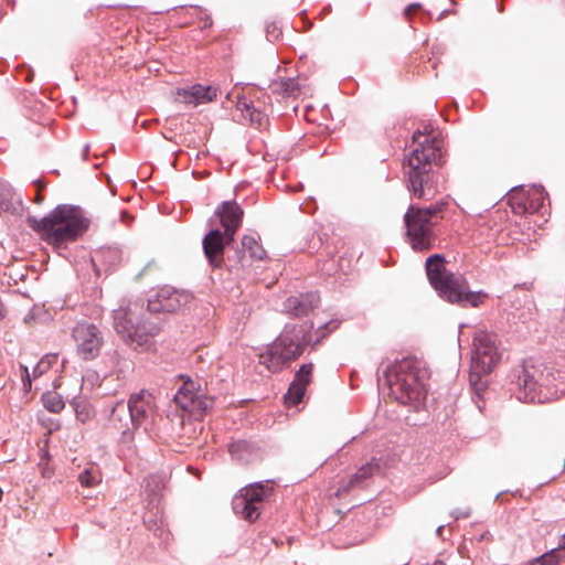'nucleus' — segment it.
I'll return each mask as SVG.
<instances>
[{"label":"nucleus","mask_w":565,"mask_h":565,"mask_svg":"<svg viewBox=\"0 0 565 565\" xmlns=\"http://www.w3.org/2000/svg\"><path fill=\"white\" fill-rule=\"evenodd\" d=\"M124 412H125V405H124L122 403L117 404V405L113 408L110 419H111L113 422L120 420L119 413H124Z\"/></svg>","instance_id":"nucleus-31"},{"label":"nucleus","mask_w":565,"mask_h":565,"mask_svg":"<svg viewBox=\"0 0 565 565\" xmlns=\"http://www.w3.org/2000/svg\"><path fill=\"white\" fill-rule=\"evenodd\" d=\"M72 337L76 343L78 355L85 360H94L98 356L104 339L100 330L93 323L78 322L73 329Z\"/></svg>","instance_id":"nucleus-11"},{"label":"nucleus","mask_w":565,"mask_h":565,"mask_svg":"<svg viewBox=\"0 0 565 565\" xmlns=\"http://www.w3.org/2000/svg\"><path fill=\"white\" fill-rule=\"evenodd\" d=\"M43 185L42 184H39L38 185V194L35 196V202L38 204H41L43 202V196L40 194V191L42 190Z\"/></svg>","instance_id":"nucleus-34"},{"label":"nucleus","mask_w":565,"mask_h":565,"mask_svg":"<svg viewBox=\"0 0 565 565\" xmlns=\"http://www.w3.org/2000/svg\"><path fill=\"white\" fill-rule=\"evenodd\" d=\"M428 370L415 359L396 363L388 374L391 394L402 404H420L427 395Z\"/></svg>","instance_id":"nucleus-3"},{"label":"nucleus","mask_w":565,"mask_h":565,"mask_svg":"<svg viewBox=\"0 0 565 565\" xmlns=\"http://www.w3.org/2000/svg\"><path fill=\"white\" fill-rule=\"evenodd\" d=\"M128 411L132 424L140 426L154 415L157 411L156 397L152 393L141 390L130 396Z\"/></svg>","instance_id":"nucleus-14"},{"label":"nucleus","mask_w":565,"mask_h":565,"mask_svg":"<svg viewBox=\"0 0 565 565\" xmlns=\"http://www.w3.org/2000/svg\"><path fill=\"white\" fill-rule=\"evenodd\" d=\"M531 563L539 565H561L565 563V543L547 551L543 555L534 558Z\"/></svg>","instance_id":"nucleus-26"},{"label":"nucleus","mask_w":565,"mask_h":565,"mask_svg":"<svg viewBox=\"0 0 565 565\" xmlns=\"http://www.w3.org/2000/svg\"><path fill=\"white\" fill-rule=\"evenodd\" d=\"M306 345L307 341L294 338L288 331H285L268 348L267 353L259 356L260 363L265 364L268 370L278 372L285 364L298 359Z\"/></svg>","instance_id":"nucleus-6"},{"label":"nucleus","mask_w":565,"mask_h":565,"mask_svg":"<svg viewBox=\"0 0 565 565\" xmlns=\"http://www.w3.org/2000/svg\"><path fill=\"white\" fill-rule=\"evenodd\" d=\"M44 407L52 413H60L65 403L60 394L56 392H47L42 397Z\"/></svg>","instance_id":"nucleus-28"},{"label":"nucleus","mask_w":565,"mask_h":565,"mask_svg":"<svg viewBox=\"0 0 565 565\" xmlns=\"http://www.w3.org/2000/svg\"><path fill=\"white\" fill-rule=\"evenodd\" d=\"M26 223L43 241L54 247L76 241L89 226V221L81 207L66 204L56 206L43 218L30 216Z\"/></svg>","instance_id":"nucleus-2"},{"label":"nucleus","mask_w":565,"mask_h":565,"mask_svg":"<svg viewBox=\"0 0 565 565\" xmlns=\"http://www.w3.org/2000/svg\"><path fill=\"white\" fill-rule=\"evenodd\" d=\"M318 299L315 296L289 297L285 308L295 317L306 316L317 306Z\"/></svg>","instance_id":"nucleus-21"},{"label":"nucleus","mask_w":565,"mask_h":565,"mask_svg":"<svg viewBox=\"0 0 565 565\" xmlns=\"http://www.w3.org/2000/svg\"><path fill=\"white\" fill-rule=\"evenodd\" d=\"M545 192L543 188L513 189L508 195V202L514 214L524 215L539 213L544 206Z\"/></svg>","instance_id":"nucleus-13"},{"label":"nucleus","mask_w":565,"mask_h":565,"mask_svg":"<svg viewBox=\"0 0 565 565\" xmlns=\"http://www.w3.org/2000/svg\"><path fill=\"white\" fill-rule=\"evenodd\" d=\"M434 288L443 299L463 307H478L487 298V294L482 291H470L468 281L459 274L450 273L448 276H444V280Z\"/></svg>","instance_id":"nucleus-7"},{"label":"nucleus","mask_w":565,"mask_h":565,"mask_svg":"<svg viewBox=\"0 0 565 565\" xmlns=\"http://www.w3.org/2000/svg\"><path fill=\"white\" fill-rule=\"evenodd\" d=\"M564 467H565V459H564Z\"/></svg>","instance_id":"nucleus-36"},{"label":"nucleus","mask_w":565,"mask_h":565,"mask_svg":"<svg viewBox=\"0 0 565 565\" xmlns=\"http://www.w3.org/2000/svg\"><path fill=\"white\" fill-rule=\"evenodd\" d=\"M78 480L84 487H95L102 481V473L97 468L85 469L79 473Z\"/></svg>","instance_id":"nucleus-29"},{"label":"nucleus","mask_w":565,"mask_h":565,"mask_svg":"<svg viewBox=\"0 0 565 565\" xmlns=\"http://www.w3.org/2000/svg\"><path fill=\"white\" fill-rule=\"evenodd\" d=\"M234 238H228L226 233L218 228L210 231L202 241L203 252L212 267L221 268L224 264V252L226 245Z\"/></svg>","instance_id":"nucleus-15"},{"label":"nucleus","mask_w":565,"mask_h":565,"mask_svg":"<svg viewBox=\"0 0 565 565\" xmlns=\"http://www.w3.org/2000/svg\"><path fill=\"white\" fill-rule=\"evenodd\" d=\"M273 93L279 95L296 96L299 94V86L294 78H287L281 81H274L269 85Z\"/></svg>","instance_id":"nucleus-27"},{"label":"nucleus","mask_w":565,"mask_h":565,"mask_svg":"<svg viewBox=\"0 0 565 565\" xmlns=\"http://www.w3.org/2000/svg\"><path fill=\"white\" fill-rule=\"evenodd\" d=\"M564 380L565 372L537 370L535 366H530L523 369L519 375L518 384L524 390V398L533 402L536 398L535 391L539 386L547 390L555 388L556 393H564L565 387L559 386V384H565Z\"/></svg>","instance_id":"nucleus-9"},{"label":"nucleus","mask_w":565,"mask_h":565,"mask_svg":"<svg viewBox=\"0 0 565 565\" xmlns=\"http://www.w3.org/2000/svg\"><path fill=\"white\" fill-rule=\"evenodd\" d=\"M312 370L313 365L311 363L300 366L285 395V402L288 406H296L301 402L306 387L311 383Z\"/></svg>","instance_id":"nucleus-18"},{"label":"nucleus","mask_w":565,"mask_h":565,"mask_svg":"<svg viewBox=\"0 0 565 565\" xmlns=\"http://www.w3.org/2000/svg\"><path fill=\"white\" fill-rule=\"evenodd\" d=\"M426 271L428 279L433 287L440 284L444 280V276H448V271L445 267V260L439 254H434L426 260Z\"/></svg>","instance_id":"nucleus-22"},{"label":"nucleus","mask_w":565,"mask_h":565,"mask_svg":"<svg viewBox=\"0 0 565 565\" xmlns=\"http://www.w3.org/2000/svg\"><path fill=\"white\" fill-rule=\"evenodd\" d=\"M193 300L194 296L191 292L164 286L148 300V310L153 313H174L189 307Z\"/></svg>","instance_id":"nucleus-10"},{"label":"nucleus","mask_w":565,"mask_h":565,"mask_svg":"<svg viewBox=\"0 0 565 565\" xmlns=\"http://www.w3.org/2000/svg\"><path fill=\"white\" fill-rule=\"evenodd\" d=\"M220 223L224 227L228 238H234L236 232L242 225L244 212L242 207L234 201L223 202L216 210Z\"/></svg>","instance_id":"nucleus-16"},{"label":"nucleus","mask_w":565,"mask_h":565,"mask_svg":"<svg viewBox=\"0 0 565 565\" xmlns=\"http://www.w3.org/2000/svg\"><path fill=\"white\" fill-rule=\"evenodd\" d=\"M236 107L242 113L243 117L248 119L252 125L260 128L267 124V115L257 109L248 98L239 97L237 99Z\"/></svg>","instance_id":"nucleus-20"},{"label":"nucleus","mask_w":565,"mask_h":565,"mask_svg":"<svg viewBox=\"0 0 565 565\" xmlns=\"http://www.w3.org/2000/svg\"><path fill=\"white\" fill-rule=\"evenodd\" d=\"M262 505L252 503L244 498L235 497L233 500V509L244 520L255 522L260 515Z\"/></svg>","instance_id":"nucleus-25"},{"label":"nucleus","mask_w":565,"mask_h":565,"mask_svg":"<svg viewBox=\"0 0 565 565\" xmlns=\"http://www.w3.org/2000/svg\"><path fill=\"white\" fill-rule=\"evenodd\" d=\"M380 466L376 461L372 460L360 467L349 480L343 481L338 490L334 492L337 498L345 497L352 489L362 488L364 482L379 472Z\"/></svg>","instance_id":"nucleus-19"},{"label":"nucleus","mask_w":565,"mask_h":565,"mask_svg":"<svg viewBox=\"0 0 565 565\" xmlns=\"http://www.w3.org/2000/svg\"><path fill=\"white\" fill-rule=\"evenodd\" d=\"M271 490V488L262 483H254L241 489L236 497L244 498V500L262 505L270 495Z\"/></svg>","instance_id":"nucleus-24"},{"label":"nucleus","mask_w":565,"mask_h":565,"mask_svg":"<svg viewBox=\"0 0 565 565\" xmlns=\"http://www.w3.org/2000/svg\"><path fill=\"white\" fill-rule=\"evenodd\" d=\"M25 376L23 377V384L24 386L26 387H30L31 386V380H30V374H29V371H28V367H24L23 370Z\"/></svg>","instance_id":"nucleus-33"},{"label":"nucleus","mask_w":565,"mask_h":565,"mask_svg":"<svg viewBox=\"0 0 565 565\" xmlns=\"http://www.w3.org/2000/svg\"><path fill=\"white\" fill-rule=\"evenodd\" d=\"M76 413H77V417L81 418V412L76 411Z\"/></svg>","instance_id":"nucleus-35"},{"label":"nucleus","mask_w":565,"mask_h":565,"mask_svg":"<svg viewBox=\"0 0 565 565\" xmlns=\"http://www.w3.org/2000/svg\"><path fill=\"white\" fill-rule=\"evenodd\" d=\"M174 401L183 411L195 416L203 415L214 404L213 398L202 394L196 383L191 380L183 382L174 396Z\"/></svg>","instance_id":"nucleus-12"},{"label":"nucleus","mask_w":565,"mask_h":565,"mask_svg":"<svg viewBox=\"0 0 565 565\" xmlns=\"http://www.w3.org/2000/svg\"><path fill=\"white\" fill-rule=\"evenodd\" d=\"M419 8L420 4L412 3L404 10V15L409 19Z\"/></svg>","instance_id":"nucleus-32"},{"label":"nucleus","mask_w":565,"mask_h":565,"mask_svg":"<svg viewBox=\"0 0 565 565\" xmlns=\"http://www.w3.org/2000/svg\"><path fill=\"white\" fill-rule=\"evenodd\" d=\"M242 256L239 257V263L242 267L246 266V256H248L252 260H262L266 252L262 247L260 244L250 235H245L242 238Z\"/></svg>","instance_id":"nucleus-23"},{"label":"nucleus","mask_w":565,"mask_h":565,"mask_svg":"<svg viewBox=\"0 0 565 565\" xmlns=\"http://www.w3.org/2000/svg\"><path fill=\"white\" fill-rule=\"evenodd\" d=\"M50 364H51V362L49 360H45V359L41 360L33 371L34 376H38V375L46 372L50 367Z\"/></svg>","instance_id":"nucleus-30"},{"label":"nucleus","mask_w":565,"mask_h":565,"mask_svg":"<svg viewBox=\"0 0 565 565\" xmlns=\"http://www.w3.org/2000/svg\"><path fill=\"white\" fill-rule=\"evenodd\" d=\"M495 335L486 331H480L473 339L475 354L471 362L470 381L480 379L482 375L489 374L495 367L500 360L495 345Z\"/></svg>","instance_id":"nucleus-8"},{"label":"nucleus","mask_w":565,"mask_h":565,"mask_svg":"<svg viewBox=\"0 0 565 565\" xmlns=\"http://www.w3.org/2000/svg\"><path fill=\"white\" fill-rule=\"evenodd\" d=\"M564 540H565V534H564Z\"/></svg>","instance_id":"nucleus-37"},{"label":"nucleus","mask_w":565,"mask_h":565,"mask_svg":"<svg viewBox=\"0 0 565 565\" xmlns=\"http://www.w3.org/2000/svg\"><path fill=\"white\" fill-rule=\"evenodd\" d=\"M175 95L178 102L196 107L214 100L217 97V88L198 84L189 88H180Z\"/></svg>","instance_id":"nucleus-17"},{"label":"nucleus","mask_w":565,"mask_h":565,"mask_svg":"<svg viewBox=\"0 0 565 565\" xmlns=\"http://www.w3.org/2000/svg\"><path fill=\"white\" fill-rule=\"evenodd\" d=\"M114 328L128 345L141 350L151 348L152 338L158 332L156 327L147 328L141 319V307L137 303L114 311Z\"/></svg>","instance_id":"nucleus-5"},{"label":"nucleus","mask_w":565,"mask_h":565,"mask_svg":"<svg viewBox=\"0 0 565 565\" xmlns=\"http://www.w3.org/2000/svg\"><path fill=\"white\" fill-rule=\"evenodd\" d=\"M414 147L405 159V177L408 189L422 200L433 199L437 193L433 168L441 164L443 139L430 126L413 135Z\"/></svg>","instance_id":"nucleus-1"},{"label":"nucleus","mask_w":565,"mask_h":565,"mask_svg":"<svg viewBox=\"0 0 565 565\" xmlns=\"http://www.w3.org/2000/svg\"><path fill=\"white\" fill-rule=\"evenodd\" d=\"M446 203H437L427 209L411 205L404 216L406 235L415 250H428L431 248L434 234L433 227L443 218Z\"/></svg>","instance_id":"nucleus-4"}]
</instances>
